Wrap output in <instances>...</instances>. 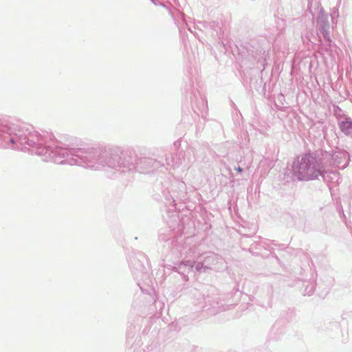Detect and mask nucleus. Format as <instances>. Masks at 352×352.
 Segmentation results:
<instances>
[{
  "label": "nucleus",
  "mask_w": 352,
  "mask_h": 352,
  "mask_svg": "<svg viewBox=\"0 0 352 352\" xmlns=\"http://www.w3.org/2000/svg\"><path fill=\"white\" fill-rule=\"evenodd\" d=\"M78 139L65 135L56 140L46 131H38L32 126H21L8 120V148L38 155L44 162L77 165L100 170L103 168L148 173L158 168L160 162L151 157H139L131 146L104 144L78 146Z\"/></svg>",
  "instance_id": "1"
},
{
  "label": "nucleus",
  "mask_w": 352,
  "mask_h": 352,
  "mask_svg": "<svg viewBox=\"0 0 352 352\" xmlns=\"http://www.w3.org/2000/svg\"><path fill=\"white\" fill-rule=\"evenodd\" d=\"M322 166L311 154H305L294 160L292 175L299 181L313 180L321 175Z\"/></svg>",
  "instance_id": "2"
},
{
  "label": "nucleus",
  "mask_w": 352,
  "mask_h": 352,
  "mask_svg": "<svg viewBox=\"0 0 352 352\" xmlns=\"http://www.w3.org/2000/svg\"><path fill=\"white\" fill-rule=\"evenodd\" d=\"M195 271L199 273H206L210 270L219 271L225 267L223 258L216 254L206 252L200 255L196 261Z\"/></svg>",
  "instance_id": "3"
},
{
  "label": "nucleus",
  "mask_w": 352,
  "mask_h": 352,
  "mask_svg": "<svg viewBox=\"0 0 352 352\" xmlns=\"http://www.w3.org/2000/svg\"><path fill=\"white\" fill-rule=\"evenodd\" d=\"M146 261V256L142 253L133 254L129 257V267L131 273L135 280L138 281V285L142 292H144L141 286L140 281L147 282L150 281L149 274L146 270V267L144 263Z\"/></svg>",
  "instance_id": "4"
},
{
  "label": "nucleus",
  "mask_w": 352,
  "mask_h": 352,
  "mask_svg": "<svg viewBox=\"0 0 352 352\" xmlns=\"http://www.w3.org/2000/svg\"><path fill=\"white\" fill-rule=\"evenodd\" d=\"M349 162V154L344 150L336 149L331 152L322 154V165L324 166L335 167L340 169L345 168Z\"/></svg>",
  "instance_id": "5"
},
{
  "label": "nucleus",
  "mask_w": 352,
  "mask_h": 352,
  "mask_svg": "<svg viewBox=\"0 0 352 352\" xmlns=\"http://www.w3.org/2000/svg\"><path fill=\"white\" fill-rule=\"evenodd\" d=\"M195 161V151L192 148H188L184 151L178 152L174 157L166 158L167 166L170 168H182L188 169Z\"/></svg>",
  "instance_id": "6"
},
{
  "label": "nucleus",
  "mask_w": 352,
  "mask_h": 352,
  "mask_svg": "<svg viewBox=\"0 0 352 352\" xmlns=\"http://www.w3.org/2000/svg\"><path fill=\"white\" fill-rule=\"evenodd\" d=\"M190 100L194 112L199 116L204 118L208 110L206 96L199 89H197L191 93Z\"/></svg>",
  "instance_id": "7"
},
{
  "label": "nucleus",
  "mask_w": 352,
  "mask_h": 352,
  "mask_svg": "<svg viewBox=\"0 0 352 352\" xmlns=\"http://www.w3.org/2000/svg\"><path fill=\"white\" fill-rule=\"evenodd\" d=\"M317 30L322 34L324 38L329 43L331 41L330 35V24L327 14H324V10L320 9L317 19Z\"/></svg>",
  "instance_id": "8"
},
{
  "label": "nucleus",
  "mask_w": 352,
  "mask_h": 352,
  "mask_svg": "<svg viewBox=\"0 0 352 352\" xmlns=\"http://www.w3.org/2000/svg\"><path fill=\"white\" fill-rule=\"evenodd\" d=\"M173 270L178 272L182 276L184 281L188 280V274L195 270V261L192 262L189 260L181 261L178 263H175Z\"/></svg>",
  "instance_id": "9"
},
{
  "label": "nucleus",
  "mask_w": 352,
  "mask_h": 352,
  "mask_svg": "<svg viewBox=\"0 0 352 352\" xmlns=\"http://www.w3.org/2000/svg\"><path fill=\"white\" fill-rule=\"evenodd\" d=\"M198 300L197 305L205 309L206 311H210L211 314H216L221 309L218 302L214 301L210 297L206 298L204 296H201L200 298H198Z\"/></svg>",
  "instance_id": "10"
},
{
  "label": "nucleus",
  "mask_w": 352,
  "mask_h": 352,
  "mask_svg": "<svg viewBox=\"0 0 352 352\" xmlns=\"http://www.w3.org/2000/svg\"><path fill=\"white\" fill-rule=\"evenodd\" d=\"M320 175L322 177L323 180L327 184L329 188L331 186H338L342 181V177L337 171H324L322 168V173Z\"/></svg>",
  "instance_id": "11"
},
{
  "label": "nucleus",
  "mask_w": 352,
  "mask_h": 352,
  "mask_svg": "<svg viewBox=\"0 0 352 352\" xmlns=\"http://www.w3.org/2000/svg\"><path fill=\"white\" fill-rule=\"evenodd\" d=\"M172 252L174 254L176 253L179 255L181 258H187L188 256H191L194 254L192 248L186 243L183 244L182 242L177 241H176V243L174 245Z\"/></svg>",
  "instance_id": "12"
},
{
  "label": "nucleus",
  "mask_w": 352,
  "mask_h": 352,
  "mask_svg": "<svg viewBox=\"0 0 352 352\" xmlns=\"http://www.w3.org/2000/svg\"><path fill=\"white\" fill-rule=\"evenodd\" d=\"M338 126L344 135H349L352 133V120L350 117L345 116L343 120H339Z\"/></svg>",
  "instance_id": "13"
},
{
  "label": "nucleus",
  "mask_w": 352,
  "mask_h": 352,
  "mask_svg": "<svg viewBox=\"0 0 352 352\" xmlns=\"http://www.w3.org/2000/svg\"><path fill=\"white\" fill-rule=\"evenodd\" d=\"M180 219L178 214H173L168 221H167V224L170 230V231H175L177 228V232L181 230L180 228Z\"/></svg>",
  "instance_id": "14"
},
{
  "label": "nucleus",
  "mask_w": 352,
  "mask_h": 352,
  "mask_svg": "<svg viewBox=\"0 0 352 352\" xmlns=\"http://www.w3.org/2000/svg\"><path fill=\"white\" fill-rule=\"evenodd\" d=\"M177 186L179 189V192L177 195H174V196L180 200L185 199L187 194L185 183L182 181L177 182Z\"/></svg>",
  "instance_id": "15"
},
{
  "label": "nucleus",
  "mask_w": 352,
  "mask_h": 352,
  "mask_svg": "<svg viewBox=\"0 0 352 352\" xmlns=\"http://www.w3.org/2000/svg\"><path fill=\"white\" fill-rule=\"evenodd\" d=\"M315 287H316V283L314 281L306 282L305 285V290H304L305 295L311 296L314 293V292L315 290Z\"/></svg>",
  "instance_id": "16"
},
{
  "label": "nucleus",
  "mask_w": 352,
  "mask_h": 352,
  "mask_svg": "<svg viewBox=\"0 0 352 352\" xmlns=\"http://www.w3.org/2000/svg\"><path fill=\"white\" fill-rule=\"evenodd\" d=\"M264 56H265V52L254 56V63L257 65L258 63H261V66H262V70H264L265 68Z\"/></svg>",
  "instance_id": "17"
},
{
  "label": "nucleus",
  "mask_w": 352,
  "mask_h": 352,
  "mask_svg": "<svg viewBox=\"0 0 352 352\" xmlns=\"http://www.w3.org/2000/svg\"><path fill=\"white\" fill-rule=\"evenodd\" d=\"M341 1L342 0H338V3H337V5L336 6L333 8V11L331 13V19H332V23H337V21H335L336 19H337L339 16L338 14V8H339V6L341 3Z\"/></svg>",
  "instance_id": "18"
},
{
  "label": "nucleus",
  "mask_w": 352,
  "mask_h": 352,
  "mask_svg": "<svg viewBox=\"0 0 352 352\" xmlns=\"http://www.w3.org/2000/svg\"><path fill=\"white\" fill-rule=\"evenodd\" d=\"M170 237H166L164 233H160L159 239L161 241H168Z\"/></svg>",
  "instance_id": "19"
},
{
  "label": "nucleus",
  "mask_w": 352,
  "mask_h": 352,
  "mask_svg": "<svg viewBox=\"0 0 352 352\" xmlns=\"http://www.w3.org/2000/svg\"><path fill=\"white\" fill-rule=\"evenodd\" d=\"M235 170L236 171H238L239 173H242L243 172V168L241 167H240V166L236 167Z\"/></svg>",
  "instance_id": "20"
},
{
  "label": "nucleus",
  "mask_w": 352,
  "mask_h": 352,
  "mask_svg": "<svg viewBox=\"0 0 352 352\" xmlns=\"http://www.w3.org/2000/svg\"><path fill=\"white\" fill-rule=\"evenodd\" d=\"M177 230H175L174 232H175V233H179V232H177ZM182 232V233H184V231H182V230L179 231V232Z\"/></svg>",
  "instance_id": "21"
}]
</instances>
